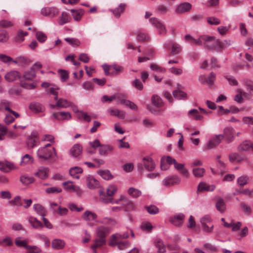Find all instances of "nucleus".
<instances>
[{"mask_svg":"<svg viewBox=\"0 0 253 253\" xmlns=\"http://www.w3.org/2000/svg\"><path fill=\"white\" fill-rule=\"evenodd\" d=\"M184 40L186 42L190 43L192 45H204L209 48L214 46V43L221 44L218 41H216L214 37L208 35H202L196 39L190 35L188 34L184 36Z\"/></svg>","mask_w":253,"mask_h":253,"instance_id":"nucleus-1","label":"nucleus"},{"mask_svg":"<svg viewBox=\"0 0 253 253\" xmlns=\"http://www.w3.org/2000/svg\"><path fill=\"white\" fill-rule=\"evenodd\" d=\"M37 154L39 159L43 161L50 160L54 161L57 158L56 149L50 143L40 147L37 150Z\"/></svg>","mask_w":253,"mask_h":253,"instance_id":"nucleus-2","label":"nucleus"},{"mask_svg":"<svg viewBox=\"0 0 253 253\" xmlns=\"http://www.w3.org/2000/svg\"><path fill=\"white\" fill-rule=\"evenodd\" d=\"M110 232L109 228L104 226L98 227L95 230L97 238L94 240V243L91 247L94 253H97L95 249L104 245L106 242V237Z\"/></svg>","mask_w":253,"mask_h":253,"instance_id":"nucleus-3","label":"nucleus"},{"mask_svg":"<svg viewBox=\"0 0 253 253\" xmlns=\"http://www.w3.org/2000/svg\"><path fill=\"white\" fill-rule=\"evenodd\" d=\"M128 233L126 232L122 234L116 233L111 236L109 245L112 246H117L120 250H123L129 245V242L126 241H123L124 239H126L129 237Z\"/></svg>","mask_w":253,"mask_h":253,"instance_id":"nucleus-4","label":"nucleus"},{"mask_svg":"<svg viewBox=\"0 0 253 253\" xmlns=\"http://www.w3.org/2000/svg\"><path fill=\"white\" fill-rule=\"evenodd\" d=\"M156 165L153 159L150 157L147 156L144 157L142 162L138 164L137 169L140 173H143L145 170L153 171Z\"/></svg>","mask_w":253,"mask_h":253,"instance_id":"nucleus-5","label":"nucleus"},{"mask_svg":"<svg viewBox=\"0 0 253 253\" xmlns=\"http://www.w3.org/2000/svg\"><path fill=\"white\" fill-rule=\"evenodd\" d=\"M204 232L211 233L213 229V225L211 223L212 219L210 215H205L200 220Z\"/></svg>","mask_w":253,"mask_h":253,"instance_id":"nucleus-6","label":"nucleus"},{"mask_svg":"<svg viewBox=\"0 0 253 253\" xmlns=\"http://www.w3.org/2000/svg\"><path fill=\"white\" fill-rule=\"evenodd\" d=\"M223 139V136L222 134L213 136L205 145V150H210L214 148L220 143Z\"/></svg>","mask_w":253,"mask_h":253,"instance_id":"nucleus-7","label":"nucleus"},{"mask_svg":"<svg viewBox=\"0 0 253 253\" xmlns=\"http://www.w3.org/2000/svg\"><path fill=\"white\" fill-rule=\"evenodd\" d=\"M149 22L158 30L159 34L164 35L167 33V30L164 23L160 19L152 17L149 19Z\"/></svg>","mask_w":253,"mask_h":253,"instance_id":"nucleus-8","label":"nucleus"},{"mask_svg":"<svg viewBox=\"0 0 253 253\" xmlns=\"http://www.w3.org/2000/svg\"><path fill=\"white\" fill-rule=\"evenodd\" d=\"M164 46L166 49H171L170 54L171 55H178L182 50L181 46L178 43L172 41L166 42L164 43Z\"/></svg>","mask_w":253,"mask_h":253,"instance_id":"nucleus-9","label":"nucleus"},{"mask_svg":"<svg viewBox=\"0 0 253 253\" xmlns=\"http://www.w3.org/2000/svg\"><path fill=\"white\" fill-rule=\"evenodd\" d=\"M82 218L85 220L87 225L90 226H93L94 224L92 222V221L97 222V214L88 210L84 212L82 216Z\"/></svg>","mask_w":253,"mask_h":253,"instance_id":"nucleus-10","label":"nucleus"},{"mask_svg":"<svg viewBox=\"0 0 253 253\" xmlns=\"http://www.w3.org/2000/svg\"><path fill=\"white\" fill-rule=\"evenodd\" d=\"M40 142L39 133L36 131L32 132L31 135L28 137L27 143L30 148H34L39 144Z\"/></svg>","mask_w":253,"mask_h":253,"instance_id":"nucleus-11","label":"nucleus"},{"mask_svg":"<svg viewBox=\"0 0 253 253\" xmlns=\"http://www.w3.org/2000/svg\"><path fill=\"white\" fill-rule=\"evenodd\" d=\"M59 13V10L55 7H45L42 8L41 13L45 16L54 17Z\"/></svg>","mask_w":253,"mask_h":253,"instance_id":"nucleus-12","label":"nucleus"},{"mask_svg":"<svg viewBox=\"0 0 253 253\" xmlns=\"http://www.w3.org/2000/svg\"><path fill=\"white\" fill-rule=\"evenodd\" d=\"M176 161L175 159L170 156L163 157L161 160V168L162 170H167L169 169L168 165H174Z\"/></svg>","mask_w":253,"mask_h":253,"instance_id":"nucleus-13","label":"nucleus"},{"mask_svg":"<svg viewBox=\"0 0 253 253\" xmlns=\"http://www.w3.org/2000/svg\"><path fill=\"white\" fill-rule=\"evenodd\" d=\"M56 103L55 104L50 105L51 108H54L56 107H59L61 108H67L70 107L72 105V102L67 100L66 99L62 98H58L57 100H55Z\"/></svg>","mask_w":253,"mask_h":253,"instance_id":"nucleus-14","label":"nucleus"},{"mask_svg":"<svg viewBox=\"0 0 253 253\" xmlns=\"http://www.w3.org/2000/svg\"><path fill=\"white\" fill-rule=\"evenodd\" d=\"M180 181V178L177 175L169 176L163 180V184L165 186L169 187L179 183Z\"/></svg>","mask_w":253,"mask_h":253,"instance_id":"nucleus-15","label":"nucleus"},{"mask_svg":"<svg viewBox=\"0 0 253 253\" xmlns=\"http://www.w3.org/2000/svg\"><path fill=\"white\" fill-rule=\"evenodd\" d=\"M52 117L59 121L69 120L71 119V115L69 112L60 111L53 113Z\"/></svg>","mask_w":253,"mask_h":253,"instance_id":"nucleus-16","label":"nucleus"},{"mask_svg":"<svg viewBox=\"0 0 253 253\" xmlns=\"http://www.w3.org/2000/svg\"><path fill=\"white\" fill-rule=\"evenodd\" d=\"M192 5L190 3L183 2L176 6L175 9V13L176 14L184 13L189 11Z\"/></svg>","mask_w":253,"mask_h":253,"instance_id":"nucleus-17","label":"nucleus"},{"mask_svg":"<svg viewBox=\"0 0 253 253\" xmlns=\"http://www.w3.org/2000/svg\"><path fill=\"white\" fill-rule=\"evenodd\" d=\"M49 169L45 167H40L37 172L35 173V175L41 179H46L48 176Z\"/></svg>","mask_w":253,"mask_h":253,"instance_id":"nucleus-18","label":"nucleus"},{"mask_svg":"<svg viewBox=\"0 0 253 253\" xmlns=\"http://www.w3.org/2000/svg\"><path fill=\"white\" fill-rule=\"evenodd\" d=\"M234 134L235 130L233 127H227L224 128L222 135L228 142H231L235 138Z\"/></svg>","mask_w":253,"mask_h":253,"instance_id":"nucleus-19","label":"nucleus"},{"mask_svg":"<svg viewBox=\"0 0 253 253\" xmlns=\"http://www.w3.org/2000/svg\"><path fill=\"white\" fill-rule=\"evenodd\" d=\"M4 78L8 82H12L17 79H20V73L15 70H12L7 73Z\"/></svg>","mask_w":253,"mask_h":253,"instance_id":"nucleus-20","label":"nucleus"},{"mask_svg":"<svg viewBox=\"0 0 253 253\" xmlns=\"http://www.w3.org/2000/svg\"><path fill=\"white\" fill-rule=\"evenodd\" d=\"M86 185L89 189L96 188L99 183L92 175H88L86 177Z\"/></svg>","mask_w":253,"mask_h":253,"instance_id":"nucleus-21","label":"nucleus"},{"mask_svg":"<svg viewBox=\"0 0 253 253\" xmlns=\"http://www.w3.org/2000/svg\"><path fill=\"white\" fill-rule=\"evenodd\" d=\"M184 215L183 213H179L170 217V222L176 226H180L183 223L184 218Z\"/></svg>","mask_w":253,"mask_h":253,"instance_id":"nucleus-22","label":"nucleus"},{"mask_svg":"<svg viewBox=\"0 0 253 253\" xmlns=\"http://www.w3.org/2000/svg\"><path fill=\"white\" fill-rule=\"evenodd\" d=\"M215 188L214 185H209L205 182H201L199 184L198 192H203L204 191H213Z\"/></svg>","mask_w":253,"mask_h":253,"instance_id":"nucleus-23","label":"nucleus"},{"mask_svg":"<svg viewBox=\"0 0 253 253\" xmlns=\"http://www.w3.org/2000/svg\"><path fill=\"white\" fill-rule=\"evenodd\" d=\"M82 146L80 144H76L70 149V154L75 158H78L82 154Z\"/></svg>","mask_w":253,"mask_h":253,"instance_id":"nucleus-24","label":"nucleus"},{"mask_svg":"<svg viewBox=\"0 0 253 253\" xmlns=\"http://www.w3.org/2000/svg\"><path fill=\"white\" fill-rule=\"evenodd\" d=\"M29 109L31 111L36 113L42 112L44 110L43 106L40 103L35 102L30 103Z\"/></svg>","mask_w":253,"mask_h":253,"instance_id":"nucleus-25","label":"nucleus"},{"mask_svg":"<svg viewBox=\"0 0 253 253\" xmlns=\"http://www.w3.org/2000/svg\"><path fill=\"white\" fill-rule=\"evenodd\" d=\"M174 168L184 177L188 178L189 176L188 170L184 167V165L178 163L176 161L174 164Z\"/></svg>","mask_w":253,"mask_h":253,"instance_id":"nucleus-26","label":"nucleus"},{"mask_svg":"<svg viewBox=\"0 0 253 253\" xmlns=\"http://www.w3.org/2000/svg\"><path fill=\"white\" fill-rule=\"evenodd\" d=\"M28 220L31 226L35 229H38L43 227L42 223L35 217L32 216H29Z\"/></svg>","mask_w":253,"mask_h":253,"instance_id":"nucleus-27","label":"nucleus"},{"mask_svg":"<svg viewBox=\"0 0 253 253\" xmlns=\"http://www.w3.org/2000/svg\"><path fill=\"white\" fill-rule=\"evenodd\" d=\"M83 171V170L82 168L80 167H74L70 169L69 173L73 178L79 179V174L82 173Z\"/></svg>","mask_w":253,"mask_h":253,"instance_id":"nucleus-28","label":"nucleus"},{"mask_svg":"<svg viewBox=\"0 0 253 253\" xmlns=\"http://www.w3.org/2000/svg\"><path fill=\"white\" fill-rule=\"evenodd\" d=\"M108 112L111 116H116L120 119H124L125 117V112L118 109L109 108Z\"/></svg>","mask_w":253,"mask_h":253,"instance_id":"nucleus-29","label":"nucleus"},{"mask_svg":"<svg viewBox=\"0 0 253 253\" xmlns=\"http://www.w3.org/2000/svg\"><path fill=\"white\" fill-rule=\"evenodd\" d=\"M215 79V75L211 72L209 77L207 79L206 76L202 75L199 77V81L202 83H209V84H212Z\"/></svg>","mask_w":253,"mask_h":253,"instance_id":"nucleus-30","label":"nucleus"},{"mask_svg":"<svg viewBox=\"0 0 253 253\" xmlns=\"http://www.w3.org/2000/svg\"><path fill=\"white\" fill-rule=\"evenodd\" d=\"M33 209L36 212V213L42 216H44L46 214V210L41 205L39 204H36L33 205Z\"/></svg>","mask_w":253,"mask_h":253,"instance_id":"nucleus-31","label":"nucleus"},{"mask_svg":"<svg viewBox=\"0 0 253 253\" xmlns=\"http://www.w3.org/2000/svg\"><path fill=\"white\" fill-rule=\"evenodd\" d=\"M52 247L56 250H61L65 245V242L61 239H55L52 241Z\"/></svg>","mask_w":253,"mask_h":253,"instance_id":"nucleus-32","label":"nucleus"},{"mask_svg":"<svg viewBox=\"0 0 253 253\" xmlns=\"http://www.w3.org/2000/svg\"><path fill=\"white\" fill-rule=\"evenodd\" d=\"M188 114L196 121H201L203 119V117L200 114L199 111L195 109L190 110Z\"/></svg>","mask_w":253,"mask_h":253,"instance_id":"nucleus-33","label":"nucleus"},{"mask_svg":"<svg viewBox=\"0 0 253 253\" xmlns=\"http://www.w3.org/2000/svg\"><path fill=\"white\" fill-rule=\"evenodd\" d=\"M71 12L74 19L76 21L80 20L84 14V11L82 9L77 10L73 9L71 10Z\"/></svg>","mask_w":253,"mask_h":253,"instance_id":"nucleus-34","label":"nucleus"},{"mask_svg":"<svg viewBox=\"0 0 253 253\" xmlns=\"http://www.w3.org/2000/svg\"><path fill=\"white\" fill-rule=\"evenodd\" d=\"M151 101L153 105L156 107H161L163 106L162 99L157 95H154L152 97Z\"/></svg>","mask_w":253,"mask_h":253,"instance_id":"nucleus-35","label":"nucleus"},{"mask_svg":"<svg viewBox=\"0 0 253 253\" xmlns=\"http://www.w3.org/2000/svg\"><path fill=\"white\" fill-rule=\"evenodd\" d=\"M155 246L158 248L159 253H164L166 251V247L163 242L161 239H157L155 241Z\"/></svg>","mask_w":253,"mask_h":253,"instance_id":"nucleus-36","label":"nucleus"},{"mask_svg":"<svg viewBox=\"0 0 253 253\" xmlns=\"http://www.w3.org/2000/svg\"><path fill=\"white\" fill-rule=\"evenodd\" d=\"M33 158L29 154H25L23 156L20 162L21 165H26L31 164L33 163Z\"/></svg>","mask_w":253,"mask_h":253,"instance_id":"nucleus-37","label":"nucleus"},{"mask_svg":"<svg viewBox=\"0 0 253 253\" xmlns=\"http://www.w3.org/2000/svg\"><path fill=\"white\" fill-rule=\"evenodd\" d=\"M216 41H218L221 44L220 45L218 43H214V46L212 48H215V49L219 50V49H221L226 46H229L231 44V42L230 40H225L223 42H219V41L216 40Z\"/></svg>","mask_w":253,"mask_h":253,"instance_id":"nucleus-38","label":"nucleus"},{"mask_svg":"<svg viewBox=\"0 0 253 253\" xmlns=\"http://www.w3.org/2000/svg\"><path fill=\"white\" fill-rule=\"evenodd\" d=\"M113 150V148L107 145H101L99 148V153L100 155H105L107 152Z\"/></svg>","mask_w":253,"mask_h":253,"instance_id":"nucleus-39","label":"nucleus"},{"mask_svg":"<svg viewBox=\"0 0 253 253\" xmlns=\"http://www.w3.org/2000/svg\"><path fill=\"white\" fill-rule=\"evenodd\" d=\"M252 147V143L249 141H244L238 146L239 151H247Z\"/></svg>","mask_w":253,"mask_h":253,"instance_id":"nucleus-40","label":"nucleus"},{"mask_svg":"<svg viewBox=\"0 0 253 253\" xmlns=\"http://www.w3.org/2000/svg\"><path fill=\"white\" fill-rule=\"evenodd\" d=\"M173 96L178 99H184L187 97L186 93L181 90H176L173 91Z\"/></svg>","mask_w":253,"mask_h":253,"instance_id":"nucleus-41","label":"nucleus"},{"mask_svg":"<svg viewBox=\"0 0 253 253\" xmlns=\"http://www.w3.org/2000/svg\"><path fill=\"white\" fill-rule=\"evenodd\" d=\"M126 7V5L124 3H121L119 5V6L114 10H112V12L116 17H119L120 16V14L122 12H123L125 8Z\"/></svg>","mask_w":253,"mask_h":253,"instance_id":"nucleus-42","label":"nucleus"},{"mask_svg":"<svg viewBox=\"0 0 253 253\" xmlns=\"http://www.w3.org/2000/svg\"><path fill=\"white\" fill-rule=\"evenodd\" d=\"M121 103L128 107L132 110L136 111L137 110V106L136 105L129 100L123 99L121 100Z\"/></svg>","mask_w":253,"mask_h":253,"instance_id":"nucleus-43","label":"nucleus"},{"mask_svg":"<svg viewBox=\"0 0 253 253\" xmlns=\"http://www.w3.org/2000/svg\"><path fill=\"white\" fill-rule=\"evenodd\" d=\"M15 245L18 247H23L26 250L28 245V241L27 240H22L21 237H17L15 240Z\"/></svg>","mask_w":253,"mask_h":253,"instance_id":"nucleus-44","label":"nucleus"},{"mask_svg":"<svg viewBox=\"0 0 253 253\" xmlns=\"http://www.w3.org/2000/svg\"><path fill=\"white\" fill-rule=\"evenodd\" d=\"M145 209L150 214L155 215L159 212V208L157 206L153 205L146 206Z\"/></svg>","mask_w":253,"mask_h":253,"instance_id":"nucleus-45","label":"nucleus"},{"mask_svg":"<svg viewBox=\"0 0 253 253\" xmlns=\"http://www.w3.org/2000/svg\"><path fill=\"white\" fill-rule=\"evenodd\" d=\"M153 228V226L150 222L145 221L142 223L141 225V229L146 232H150Z\"/></svg>","mask_w":253,"mask_h":253,"instance_id":"nucleus-46","label":"nucleus"},{"mask_svg":"<svg viewBox=\"0 0 253 253\" xmlns=\"http://www.w3.org/2000/svg\"><path fill=\"white\" fill-rule=\"evenodd\" d=\"M128 193L135 198H138L141 195V191L133 187H131L128 190Z\"/></svg>","mask_w":253,"mask_h":253,"instance_id":"nucleus-47","label":"nucleus"},{"mask_svg":"<svg viewBox=\"0 0 253 253\" xmlns=\"http://www.w3.org/2000/svg\"><path fill=\"white\" fill-rule=\"evenodd\" d=\"M216 208L220 212H223L225 210V204L222 199H219L216 203Z\"/></svg>","mask_w":253,"mask_h":253,"instance_id":"nucleus-48","label":"nucleus"},{"mask_svg":"<svg viewBox=\"0 0 253 253\" xmlns=\"http://www.w3.org/2000/svg\"><path fill=\"white\" fill-rule=\"evenodd\" d=\"M28 35L27 32H23L22 31H19L15 37V41L17 42H21L24 41L25 36Z\"/></svg>","mask_w":253,"mask_h":253,"instance_id":"nucleus-49","label":"nucleus"},{"mask_svg":"<svg viewBox=\"0 0 253 253\" xmlns=\"http://www.w3.org/2000/svg\"><path fill=\"white\" fill-rule=\"evenodd\" d=\"M35 72L33 68H31L29 71L26 72L23 75V79L25 80H32L35 77Z\"/></svg>","mask_w":253,"mask_h":253,"instance_id":"nucleus-50","label":"nucleus"},{"mask_svg":"<svg viewBox=\"0 0 253 253\" xmlns=\"http://www.w3.org/2000/svg\"><path fill=\"white\" fill-rule=\"evenodd\" d=\"M69 21V16L68 14L66 12H63L59 18V23L62 25Z\"/></svg>","mask_w":253,"mask_h":253,"instance_id":"nucleus-51","label":"nucleus"},{"mask_svg":"<svg viewBox=\"0 0 253 253\" xmlns=\"http://www.w3.org/2000/svg\"><path fill=\"white\" fill-rule=\"evenodd\" d=\"M194 176L196 177H201L205 173V169L204 168H196L192 170Z\"/></svg>","mask_w":253,"mask_h":253,"instance_id":"nucleus-52","label":"nucleus"},{"mask_svg":"<svg viewBox=\"0 0 253 253\" xmlns=\"http://www.w3.org/2000/svg\"><path fill=\"white\" fill-rule=\"evenodd\" d=\"M76 116L78 119L84 120L87 122H89L91 121L90 117L86 113L83 111H80L79 112H78Z\"/></svg>","mask_w":253,"mask_h":253,"instance_id":"nucleus-53","label":"nucleus"},{"mask_svg":"<svg viewBox=\"0 0 253 253\" xmlns=\"http://www.w3.org/2000/svg\"><path fill=\"white\" fill-rule=\"evenodd\" d=\"M150 69L154 71L159 73H164L166 71V69L156 64H151L150 65Z\"/></svg>","mask_w":253,"mask_h":253,"instance_id":"nucleus-54","label":"nucleus"},{"mask_svg":"<svg viewBox=\"0 0 253 253\" xmlns=\"http://www.w3.org/2000/svg\"><path fill=\"white\" fill-rule=\"evenodd\" d=\"M249 180L248 176L242 175L238 178L237 183L239 186H243L248 183Z\"/></svg>","mask_w":253,"mask_h":253,"instance_id":"nucleus-55","label":"nucleus"},{"mask_svg":"<svg viewBox=\"0 0 253 253\" xmlns=\"http://www.w3.org/2000/svg\"><path fill=\"white\" fill-rule=\"evenodd\" d=\"M207 21L208 24L212 25H218L221 22V21L219 19L213 16L207 17Z\"/></svg>","mask_w":253,"mask_h":253,"instance_id":"nucleus-56","label":"nucleus"},{"mask_svg":"<svg viewBox=\"0 0 253 253\" xmlns=\"http://www.w3.org/2000/svg\"><path fill=\"white\" fill-rule=\"evenodd\" d=\"M27 253H41L42 250L36 246L29 245L27 247Z\"/></svg>","mask_w":253,"mask_h":253,"instance_id":"nucleus-57","label":"nucleus"},{"mask_svg":"<svg viewBox=\"0 0 253 253\" xmlns=\"http://www.w3.org/2000/svg\"><path fill=\"white\" fill-rule=\"evenodd\" d=\"M20 181L24 184H29L34 181V178L28 175H24L21 176Z\"/></svg>","mask_w":253,"mask_h":253,"instance_id":"nucleus-58","label":"nucleus"},{"mask_svg":"<svg viewBox=\"0 0 253 253\" xmlns=\"http://www.w3.org/2000/svg\"><path fill=\"white\" fill-rule=\"evenodd\" d=\"M62 191V189L58 187H52L45 189V192L47 194L59 193Z\"/></svg>","mask_w":253,"mask_h":253,"instance_id":"nucleus-59","label":"nucleus"},{"mask_svg":"<svg viewBox=\"0 0 253 253\" xmlns=\"http://www.w3.org/2000/svg\"><path fill=\"white\" fill-rule=\"evenodd\" d=\"M64 189L69 192H73L75 186L73 184L71 181H66L63 183Z\"/></svg>","mask_w":253,"mask_h":253,"instance_id":"nucleus-60","label":"nucleus"},{"mask_svg":"<svg viewBox=\"0 0 253 253\" xmlns=\"http://www.w3.org/2000/svg\"><path fill=\"white\" fill-rule=\"evenodd\" d=\"M36 237L39 239L42 240L44 243L45 247H49L50 240L46 236L43 234H38L36 235Z\"/></svg>","mask_w":253,"mask_h":253,"instance_id":"nucleus-61","label":"nucleus"},{"mask_svg":"<svg viewBox=\"0 0 253 253\" xmlns=\"http://www.w3.org/2000/svg\"><path fill=\"white\" fill-rule=\"evenodd\" d=\"M238 93L234 97V100L238 103L243 102V96L246 94V92H242L241 89L237 90Z\"/></svg>","mask_w":253,"mask_h":253,"instance_id":"nucleus-62","label":"nucleus"},{"mask_svg":"<svg viewBox=\"0 0 253 253\" xmlns=\"http://www.w3.org/2000/svg\"><path fill=\"white\" fill-rule=\"evenodd\" d=\"M100 176L105 180H109L112 178L110 172L108 170H101L99 172Z\"/></svg>","mask_w":253,"mask_h":253,"instance_id":"nucleus-63","label":"nucleus"},{"mask_svg":"<svg viewBox=\"0 0 253 253\" xmlns=\"http://www.w3.org/2000/svg\"><path fill=\"white\" fill-rule=\"evenodd\" d=\"M245 84L249 93L253 95V82L250 80L246 81L245 82Z\"/></svg>","mask_w":253,"mask_h":253,"instance_id":"nucleus-64","label":"nucleus"}]
</instances>
